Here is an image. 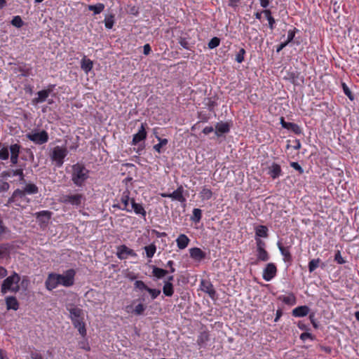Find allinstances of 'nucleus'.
Returning a JSON list of instances; mask_svg holds the SVG:
<instances>
[{"label":"nucleus","instance_id":"nucleus-1","mask_svg":"<svg viewBox=\"0 0 359 359\" xmlns=\"http://www.w3.org/2000/svg\"><path fill=\"white\" fill-rule=\"evenodd\" d=\"M75 275L76 271L74 269L67 270L62 274L49 273L45 283L46 287L50 291L59 285L71 287L74 283Z\"/></svg>","mask_w":359,"mask_h":359},{"label":"nucleus","instance_id":"nucleus-2","mask_svg":"<svg viewBox=\"0 0 359 359\" xmlns=\"http://www.w3.org/2000/svg\"><path fill=\"white\" fill-rule=\"evenodd\" d=\"M89 177L88 170L82 164L76 163L72 167V180L77 187H82Z\"/></svg>","mask_w":359,"mask_h":359},{"label":"nucleus","instance_id":"nucleus-3","mask_svg":"<svg viewBox=\"0 0 359 359\" xmlns=\"http://www.w3.org/2000/svg\"><path fill=\"white\" fill-rule=\"evenodd\" d=\"M20 280V276L14 272L3 281L1 290V292L3 294H6L8 291L15 293L18 292L20 290V286L18 285Z\"/></svg>","mask_w":359,"mask_h":359},{"label":"nucleus","instance_id":"nucleus-4","mask_svg":"<svg viewBox=\"0 0 359 359\" xmlns=\"http://www.w3.org/2000/svg\"><path fill=\"white\" fill-rule=\"evenodd\" d=\"M67 154L68 151L66 147L56 146L52 150L50 158L55 163L57 167H61Z\"/></svg>","mask_w":359,"mask_h":359},{"label":"nucleus","instance_id":"nucleus-5","mask_svg":"<svg viewBox=\"0 0 359 359\" xmlns=\"http://www.w3.org/2000/svg\"><path fill=\"white\" fill-rule=\"evenodd\" d=\"M60 202L65 204H69L73 206H79L85 201V196L81 194L62 195L60 199Z\"/></svg>","mask_w":359,"mask_h":359},{"label":"nucleus","instance_id":"nucleus-6","mask_svg":"<svg viewBox=\"0 0 359 359\" xmlns=\"http://www.w3.org/2000/svg\"><path fill=\"white\" fill-rule=\"evenodd\" d=\"M27 137L36 144H43L48 140V133L45 130L29 133L27 134Z\"/></svg>","mask_w":359,"mask_h":359},{"label":"nucleus","instance_id":"nucleus-7","mask_svg":"<svg viewBox=\"0 0 359 359\" xmlns=\"http://www.w3.org/2000/svg\"><path fill=\"white\" fill-rule=\"evenodd\" d=\"M131 199L129 191H124L120 198L121 204L122 205H118V209L126 212H130V208L131 205Z\"/></svg>","mask_w":359,"mask_h":359},{"label":"nucleus","instance_id":"nucleus-8","mask_svg":"<svg viewBox=\"0 0 359 359\" xmlns=\"http://www.w3.org/2000/svg\"><path fill=\"white\" fill-rule=\"evenodd\" d=\"M276 272L277 269L275 264L269 263L264 269L262 277L266 281H270L275 277Z\"/></svg>","mask_w":359,"mask_h":359},{"label":"nucleus","instance_id":"nucleus-9","mask_svg":"<svg viewBox=\"0 0 359 359\" xmlns=\"http://www.w3.org/2000/svg\"><path fill=\"white\" fill-rule=\"evenodd\" d=\"M116 255L117 257L121 259H126L130 256H136V253L134 252V250L130 249L126 245H121L120 247H118Z\"/></svg>","mask_w":359,"mask_h":359},{"label":"nucleus","instance_id":"nucleus-10","mask_svg":"<svg viewBox=\"0 0 359 359\" xmlns=\"http://www.w3.org/2000/svg\"><path fill=\"white\" fill-rule=\"evenodd\" d=\"M72 324L76 328L79 334L84 337L86 335V325L83 321V316L72 320Z\"/></svg>","mask_w":359,"mask_h":359},{"label":"nucleus","instance_id":"nucleus-11","mask_svg":"<svg viewBox=\"0 0 359 359\" xmlns=\"http://www.w3.org/2000/svg\"><path fill=\"white\" fill-rule=\"evenodd\" d=\"M130 210V212H132L133 211L136 215H140L144 218L146 217L147 212L145 209L144 208L141 203H136L135 199H131V205Z\"/></svg>","mask_w":359,"mask_h":359},{"label":"nucleus","instance_id":"nucleus-12","mask_svg":"<svg viewBox=\"0 0 359 359\" xmlns=\"http://www.w3.org/2000/svg\"><path fill=\"white\" fill-rule=\"evenodd\" d=\"M147 137V133L145 130L144 124H142L138 132L133 135L132 144L136 145L140 141L145 140Z\"/></svg>","mask_w":359,"mask_h":359},{"label":"nucleus","instance_id":"nucleus-13","mask_svg":"<svg viewBox=\"0 0 359 359\" xmlns=\"http://www.w3.org/2000/svg\"><path fill=\"white\" fill-rule=\"evenodd\" d=\"M280 123L283 128L287 129L289 130L292 131L295 134H301L302 133V129L296 123H290V122H286L284 121L283 118H280Z\"/></svg>","mask_w":359,"mask_h":359},{"label":"nucleus","instance_id":"nucleus-14","mask_svg":"<svg viewBox=\"0 0 359 359\" xmlns=\"http://www.w3.org/2000/svg\"><path fill=\"white\" fill-rule=\"evenodd\" d=\"M20 151V146L18 144H11L10 147L11 162L15 165L18 162V156Z\"/></svg>","mask_w":359,"mask_h":359},{"label":"nucleus","instance_id":"nucleus-15","mask_svg":"<svg viewBox=\"0 0 359 359\" xmlns=\"http://www.w3.org/2000/svg\"><path fill=\"white\" fill-rule=\"evenodd\" d=\"M146 309V306L142 304H138L134 309L131 305H128L126 306V311L128 313H132L137 316L142 315Z\"/></svg>","mask_w":359,"mask_h":359},{"label":"nucleus","instance_id":"nucleus-16","mask_svg":"<svg viewBox=\"0 0 359 359\" xmlns=\"http://www.w3.org/2000/svg\"><path fill=\"white\" fill-rule=\"evenodd\" d=\"M51 90H42L37 93V97H34L32 100V103L34 104L42 103L46 100L48 97L49 96Z\"/></svg>","mask_w":359,"mask_h":359},{"label":"nucleus","instance_id":"nucleus-17","mask_svg":"<svg viewBox=\"0 0 359 359\" xmlns=\"http://www.w3.org/2000/svg\"><path fill=\"white\" fill-rule=\"evenodd\" d=\"M183 191L184 189L182 186H180L172 193L170 194L169 198L181 203H184L186 201V198L183 196Z\"/></svg>","mask_w":359,"mask_h":359},{"label":"nucleus","instance_id":"nucleus-18","mask_svg":"<svg viewBox=\"0 0 359 359\" xmlns=\"http://www.w3.org/2000/svg\"><path fill=\"white\" fill-rule=\"evenodd\" d=\"M6 309L8 310L17 311L19 308V303L15 297L9 296L5 299Z\"/></svg>","mask_w":359,"mask_h":359},{"label":"nucleus","instance_id":"nucleus-19","mask_svg":"<svg viewBox=\"0 0 359 359\" xmlns=\"http://www.w3.org/2000/svg\"><path fill=\"white\" fill-rule=\"evenodd\" d=\"M269 175L273 178L276 179L281 175L280 166L277 163H272L269 167Z\"/></svg>","mask_w":359,"mask_h":359},{"label":"nucleus","instance_id":"nucleus-20","mask_svg":"<svg viewBox=\"0 0 359 359\" xmlns=\"http://www.w3.org/2000/svg\"><path fill=\"white\" fill-rule=\"evenodd\" d=\"M309 313V308L307 306L296 307L292 310V315L295 317H304Z\"/></svg>","mask_w":359,"mask_h":359},{"label":"nucleus","instance_id":"nucleus-21","mask_svg":"<svg viewBox=\"0 0 359 359\" xmlns=\"http://www.w3.org/2000/svg\"><path fill=\"white\" fill-rule=\"evenodd\" d=\"M189 241V238L184 234H180L176 239L177 245L181 250L186 248Z\"/></svg>","mask_w":359,"mask_h":359},{"label":"nucleus","instance_id":"nucleus-22","mask_svg":"<svg viewBox=\"0 0 359 359\" xmlns=\"http://www.w3.org/2000/svg\"><path fill=\"white\" fill-rule=\"evenodd\" d=\"M191 258L200 261L205 257V253L198 248H193L189 250Z\"/></svg>","mask_w":359,"mask_h":359},{"label":"nucleus","instance_id":"nucleus-23","mask_svg":"<svg viewBox=\"0 0 359 359\" xmlns=\"http://www.w3.org/2000/svg\"><path fill=\"white\" fill-rule=\"evenodd\" d=\"M229 131V126L226 123H218L215 126V134L217 136L227 133Z\"/></svg>","mask_w":359,"mask_h":359},{"label":"nucleus","instance_id":"nucleus-24","mask_svg":"<svg viewBox=\"0 0 359 359\" xmlns=\"http://www.w3.org/2000/svg\"><path fill=\"white\" fill-rule=\"evenodd\" d=\"M201 290L208 293L210 297H213L215 294V291L212 285L208 281L202 280L201 283Z\"/></svg>","mask_w":359,"mask_h":359},{"label":"nucleus","instance_id":"nucleus-25","mask_svg":"<svg viewBox=\"0 0 359 359\" xmlns=\"http://www.w3.org/2000/svg\"><path fill=\"white\" fill-rule=\"evenodd\" d=\"M67 310L69 312V318L71 320L76 318H79L83 316V311L79 307L76 306H71L67 308Z\"/></svg>","mask_w":359,"mask_h":359},{"label":"nucleus","instance_id":"nucleus-26","mask_svg":"<svg viewBox=\"0 0 359 359\" xmlns=\"http://www.w3.org/2000/svg\"><path fill=\"white\" fill-rule=\"evenodd\" d=\"M93 63L90 60L84 57L81 62V69L88 74L93 69Z\"/></svg>","mask_w":359,"mask_h":359},{"label":"nucleus","instance_id":"nucleus-27","mask_svg":"<svg viewBox=\"0 0 359 359\" xmlns=\"http://www.w3.org/2000/svg\"><path fill=\"white\" fill-rule=\"evenodd\" d=\"M199 196L202 201H207L212 198V191L206 187H203L199 193Z\"/></svg>","mask_w":359,"mask_h":359},{"label":"nucleus","instance_id":"nucleus-28","mask_svg":"<svg viewBox=\"0 0 359 359\" xmlns=\"http://www.w3.org/2000/svg\"><path fill=\"white\" fill-rule=\"evenodd\" d=\"M163 294L167 297H171L174 293L173 285L172 283L164 282L163 287Z\"/></svg>","mask_w":359,"mask_h":359},{"label":"nucleus","instance_id":"nucleus-29","mask_svg":"<svg viewBox=\"0 0 359 359\" xmlns=\"http://www.w3.org/2000/svg\"><path fill=\"white\" fill-rule=\"evenodd\" d=\"M152 273L156 278L160 279L163 278L168 273V271L156 266H153Z\"/></svg>","mask_w":359,"mask_h":359},{"label":"nucleus","instance_id":"nucleus-30","mask_svg":"<svg viewBox=\"0 0 359 359\" xmlns=\"http://www.w3.org/2000/svg\"><path fill=\"white\" fill-rule=\"evenodd\" d=\"M88 9L93 12L94 15H97L102 13L104 9V5L99 3L96 5H89Z\"/></svg>","mask_w":359,"mask_h":359},{"label":"nucleus","instance_id":"nucleus-31","mask_svg":"<svg viewBox=\"0 0 359 359\" xmlns=\"http://www.w3.org/2000/svg\"><path fill=\"white\" fill-rule=\"evenodd\" d=\"M278 245V248L281 252V255L283 256V260L285 262H290L292 259L290 252L288 249L283 247L280 243Z\"/></svg>","mask_w":359,"mask_h":359},{"label":"nucleus","instance_id":"nucleus-32","mask_svg":"<svg viewBox=\"0 0 359 359\" xmlns=\"http://www.w3.org/2000/svg\"><path fill=\"white\" fill-rule=\"evenodd\" d=\"M280 299L286 304L294 305L296 304V298L294 294H290L287 296L280 297Z\"/></svg>","mask_w":359,"mask_h":359},{"label":"nucleus","instance_id":"nucleus-33","mask_svg":"<svg viewBox=\"0 0 359 359\" xmlns=\"http://www.w3.org/2000/svg\"><path fill=\"white\" fill-rule=\"evenodd\" d=\"M209 340V335L206 332H202L198 337L197 343L200 346H203Z\"/></svg>","mask_w":359,"mask_h":359},{"label":"nucleus","instance_id":"nucleus-34","mask_svg":"<svg viewBox=\"0 0 359 359\" xmlns=\"http://www.w3.org/2000/svg\"><path fill=\"white\" fill-rule=\"evenodd\" d=\"M321 262V260L318 259H313L309 263V271L310 273L314 271L319 266Z\"/></svg>","mask_w":359,"mask_h":359},{"label":"nucleus","instance_id":"nucleus-35","mask_svg":"<svg viewBox=\"0 0 359 359\" xmlns=\"http://www.w3.org/2000/svg\"><path fill=\"white\" fill-rule=\"evenodd\" d=\"M256 236L259 237L266 238L268 236V229L265 226H259L256 229Z\"/></svg>","mask_w":359,"mask_h":359},{"label":"nucleus","instance_id":"nucleus-36","mask_svg":"<svg viewBox=\"0 0 359 359\" xmlns=\"http://www.w3.org/2000/svg\"><path fill=\"white\" fill-rule=\"evenodd\" d=\"M158 140L159 141L158 144H156L154 146V149L157 151L158 153H161V147L166 145L168 142L167 139H162L159 137H156Z\"/></svg>","mask_w":359,"mask_h":359},{"label":"nucleus","instance_id":"nucleus-37","mask_svg":"<svg viewBox=\"0 0 359 359\" xmlns=\"http://www.w3.org/2000/svg\"><path fill=\"white\" fill-rule=\"evenodd\" d=\"M25 194H34L39 191L38 187L34 184H28L25 186Z\"/></svg>","mask_w":359,"mask_h":359},{"label":"nucleus","instance_id":"nucleus-38","mask_svg":"<svg viewBox=\"0 0 359 359\" xmlns=\"http://www.w3.org/2000/svg\"><path fill=\"white\" fill-rule=\"evenodd\" d=\"M144 250L147 254V257L151 258L154 255L156 248V245L154 244H151L149 245L145 246Z\"/></svg>","mask_w":359,"mask_h":359},{"label":"nucleus","instance_id":"nucleus-39","mask_svg":"<svg viewBox=\"0 0 359 359\" xmlns=\"http://www.w3.org/2000/svg\"><path fill=\"white\" fill-rule=\"evenodd\" d=\"M202 217V211L201 209L194 208L193 210V215L191 216V220L195 222H198Z\"/></svg>","mask_w":359,"mask_h":359},{"label":"nucleus","instance_id":"nucleus-40","mask_svg":"<svg viewBox=\"0 0 359 359\" xmlns=\"http://www.w3.org/2000/svg\"><path fill=\"white\" fill-rule=\"evenodd\" d=\"M257 251V258L261 261H267L269 259L268 252L265 250V249H260Z\"/></svg>","mask_w":359,"mask_h":359},{"label":"nucleus","instance_id":"nucleus-41","mask_svg":"<svg viewBox=\"0 0 359 359\" xmlns=\"http://www.w3.org/2000/svg\"><path fill=\"white\" fill-rule=\"evenodd\" d=\"M11 25L17 28H20L23 25V21L20 16H14L11 20Z\"/></svg>","mask_w":359,"mask_h":359},{"label":"nucleus","instance_id":"nucleus-42","mask_svg":"<svg viewBox=\"0 0 359 359\" xmlns=\"http://www.w3.org/2000/svg\"><path fill=\"white\" fill-rule=\"evenodd\" d=\"M25 196V190L16 189L13 192V194L12 195V197L9 199V202L11 203V202L15 201V198H22Z\"/></svg>","mask_w":359,"mask_h":359},{"label":"nucleus","instance_id":"nucleus-43","mask_svg":"<svg viewBox=\"0 0 359 359\" xmlns=\"http://www.w3.org/2000/svg\"><path fill=\"white\" fill-rule=\"evenodd\" d=\"M114 16L109 15L104 19V25L107 29H111L114 26Z\"/></svg>","mask_w":359,"mask_h":359},{"label":"nucleus","instance_id":"nucleus-44","mask_svg":"<svg viewBox=\"0 0 359 359\" xmlns=\"http://www.w3.org/2000/svg\"><path fill=\"white\" fill-rule=\"evenodd\" d=\"M220 40L217 37H213L208 43V48L213 49L219 45Z\"/></svg>","mask_w":359,"mask_h":359},{"label":"nucleus","instance_id":"nucleus-45","mask_svg":"<svg viewBox=\"0 0 359 359\" xmlns=\"http://www.w3.org/2000/svg\"><path fill=\"white\" fill-rule=\"evenodd\" d=\"M9 157V151L7 147H3L0 149V159L7 160Z\"/></svg>","mask_w":359,"mask_h":359},{"label":"nucleus","instance_id":"nucleus-46","mask_svg":"<svg viewBox=\"0 0 359 359\" xmlns=\"http://www.w3.org/2000/svg\"><path fill=\"white\" fill-rule=\"evenodd\" d=\"M147 291L150 294L152 299H155L161 294L160 290L151 289L149 288V287Z\"/></svg>","mask_w":359,"mask_h":359},{"label":"nucleus","instance_id":"nucleus-47","mask_svg":"<svg viewBox=\"0 0 359 359\" xmlns=\"http://www.w3.org/2000/svg\"><path fill=\"white\" fill-rule=\"evenodd\" d=\"M245 51L243 48H241L236 55V60L238 63H241L244 60V55Z\"/></svg>","mask_w":359,"mask_h":359},{"label":"nucleus","instance_id":"nucleus-48","mask_svg":"<svg viewBox=\"0 0 359 359\" xmlns=\"http://www.w3.org/2000/svg\"><path fill=\"white\" fill-rule=\"evenodd\" d=\"M134 285L135 288L139 289L140 290H147L148 288L145 283L142 280H136Z\"/></svg>","mask_w":359,"mask_h":359},{"label":"nucleus","instance_id":"nucleus-49","mask_svg":"<svg viewBox=\"0 0 359 359\" xmlns=\"http://www.w3.org/2000/svg\"><path fill=\"white\" fill-rule=\"evenodd\" d=\"M334 261L339 264H342L346 262L345 259L342 257L339 250H337V252L335 253Z\"/></svg>","mask_w":359,"mask_h":359},{"label":"nucleus","instance_id":"nucleus-50","mask_svg":"<svg viewBox=\"0 0 359 359\" xmlns=\"http://www.w3.org/2000/svg\"><path fill=\"white\" fill-rule=\"evenodd\" d=\"M79 347L87 351L90 349V346L86 339L79 342Z\"/></svg>","mask_w":359,"mask_h":359},{"label":"nucleus","instance_id":"nucleus-51","mask_svg":"<svg viewBox=\"0 0 359 359\" xmlns=\"http://www.w3.org/2000/svg\"><path fill=\"white\" fill-rule=\"evenodd\" d=\"M179 43L180 44V46L184 48V49H190V46H189V41L184 39V38H180L179 39Z\"/></svg>","mask_w":359,"mask_h":359},{"label":"nucleus","instance_id":"nucleus-52","mask_svg":"<svg viewBox=\"0 0 359 359\" xmlns=\"http://www.w3.org/2000/svg\"><path fill=\"white\" fill-rule=\"evenodd\" d=\"M343 89L345 95H347L351 100H353L354 97L353 96L350 89L346 86L345 83H343Z\"/></svg>","mask_w":359,"mask_h":359},{"label":"nucleus","instance_id":"nucleus-53","mask_svg":"<svg viewBox=\"0 0 359 359\" xmlns=\"http://www.w3.org/2000/svg\"><path fill=\"white\" fill-rule=\"evenodd\" d=\"M295 36V31L294 29H290L287 32V38L286 40V43L288 44L291 42Z\"/></svg>","mask_w":359,"mask_h":359},{"label":"nucleus","instance_id":"nucleus-54","mask_svg":"<svg viewBox=\"0 0 359 359\" xmlns=\"http://www.w3.org/2000/svg\"><path fill=\"white\" fill-rule=\"evenodd\" d=\"M13 176H19L20 180H24V173L22 169H17L15 170H13Z\"/></svg>","mask_w":359,"mask_h":359},{"label":"nucleus","instance_id":"nucleus-55","mask_svg":"<svg viewBox=\"0 0 359 359\" xmlns=\"http://www.w3.org/2000/svg\"><path fill=\"white\" fill-rule=\"evenodd\" d=\"M290 166L294 170L299 171L300 173H303L304 170L301 165L297 162H292Z\"/></svg>","mask_w":359,"mask_h":359},{"label":"nucleus","instance_id":"nucleus-56","mask_svg":"<svg viewBox=\"0 0 359 359\" xmlns=\"http://www.w3.org/2000/svg\"><path fill=\"white\" fill-rule=\"evenodd\" d=\"M10 186L6 182H0V192L6 191L8 190Z\"/></svg>","mask_w":359,"mask_h":359},{"label":"nucleus","instance_id":"nucleus-57","mask_svg":"<svg viewBox=\"0 0 359 359\" xmlns=\"http://www.w3.org/2000/svg\"><path fill=\"white\" fill-rule=\"evenodd\" d=\"M51 213L46 210H43L37 213V216H45L47 219L50 218Z\"/></svg>","mask_w":359,"mask_h":359},{"label":"nucleus","instance_id":"nucleus-58","mask_svg":"<svg viewBox=\"0 0 359 359\" xmlns=\"http://www.w3.org/2000/svg\"><path fill=\"white\" fill-rule=\"evenodd\" d=\"M257 250L264 249L265 243L260 239H257Z\"/></svg>","mask_w":359,"mask_h":359},{"label":"nucleus","instance_id":"nucleus-59","mask_svg":"<svg viewBox=\"0 0 359 359\" xmlns=\"http://www.w3.org/2000/svg\"><path fill=\"white\" fill-rule=\"evenodd\" d=\"M31 359H43L41 353L37 352H32L31 353Z\"/></svg>","mask_w":359,"mask_h":359},{"label":"nucleus","instance_id":"nucleus-60","mask_svg":"<svg viewBox=\"0 0 359 359\" xmlns=\"http://www.w3.org/2000/svg\"><path fill=\"white\" fill-rule=\"evenodd\" d=\"M213 130H214V128L212 126H207V127L203 128V133L205 135H208L210 133L213 132Z\"/></svg>","mask_w":359,"mask_h":359},{"label":"nucleus","instance_id":"nucleus-61","mask_svg":"<svg viewBox=\"0 0 359 359\" xmlns=\"http://www.w3.org/2000/svg\"><path fill=\"white\" fill-rule=\"evenodd\" d=\"M269 22V28L273 30L274 29L275 20L273 17H270L269 19L267 20Z\"/></svg>","mask_w":359,"mask_h":359},{"label":"nucleus","instance_id":"nucleus-62","mask_svg":"<svg viewBox=\"0 0 359 359\" xmlns=\"http://www.w3.org/2000/svg\"><path fill=\"white\" fill-rule=\"evenodd\" d=\"M7 275V271L3 266H0V279L4 278Z\"/></svg>","mask_w":359,"mask_h":359},{"label":"nucleus","instance_id":"nucleus-63","mask_svg":"<svg viewBox=\"0 0 359 359\" xmlns=\"http://www.w3.org/2000/svg\"><path fill=\"white\" fill-rule=\"evenodd\" d=\"M144 54L148 55L151 51V47L149 44H145L143 47Z\"/></svg>","mask_w":359,"mask_h":359},{"label":"nucleus","instance_id":"nucleus-64","mask_svg":"<svg viewBox=\"0 0 359 359\" xmlns=\"http://www.w3.org/2000/svg\"><path fill=\"white\" fill-rule=\"evenodd\" d=\"M126 278L128 279H129L130 280H133L136 278V276L132 273V272H128L127 274H126Z\"/></svg>","mask_w":359,"mask_h":359}]
</instances>
